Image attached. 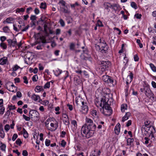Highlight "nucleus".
I'll list each match as a JSON object with an SVG mask.
<instances>
[{
    "instance_id": "19",
    "label": "nucleus",
    "mask_w": 156,
    "mask_h": 156,
    "mask_svg": "<svg viewBox=\"0 0 156 156\" xmlns=\"http://www.w3.org/2000/svg\"><path fill=\"white\" fill-rule=\"evenodd\" d=\"M5 133L3 130V126L2 124L0 125V137L3 139L5 136Z\"/></svg>"
},
{
    "instance_id": "49",
    "label": "nucleus",
    "mask_w": 156,
    "mask_h": 156,
    "mask_svg": "<svg viewBox=\"0 0 156 156\" xmlns=\"http://www.w3.org/2000/svg\"><path fill=\"white\" fill-rule=\"evenodd\" d=\"M38 79V76L37 75L34 76L32 78V80L34 82H36L37 81Z\"/></svg>"
},
{
    "instance_id": "29",
    "label": "nucleus",
    "mask_w": 156,
    "mask_h": 156,
    "mask_svg": "<svg viewBox=\"0 0 156 156\" xmlns=\"http://www.w3.org/2000/svg\"><path fill=\"white\" fill-rule=\"evenodd\" d=\"M62 11L64 13H69L70 12V11L69 10L68 8L66 6L64 7H62Z\"/></svg>"
},
{
    "instance_id": "34",
    "label": "nucleus",
    "mask_w": 156,
    "mask_h": 156,
    "mask_svg": "<svg viewBox=\"0 0 156 156\" xmlns=\"http://www.w3.org/2000/svg\"><path fill=\"white\" fill-rule=\"evenodd\" d=\"M60 5V8H62V7H63L65 6L66 3V2L63 0H61L59 1L58 3Z\"/></svg>"
},
{
    "instance_id": "42",
    "label": "nucleus",
    "mask_w": 156,
    "mask_h": 156,
    "mask_svg": "<svg viewBox=\"0 0 156 156\" xmlns=\"http://www.w3.org/2000/svg\"><path fill=\"white\" fill-rule=\"evenodd\" d=\"M127 106L126 104H123L121 106V111L122 112H125V110L126 109V107Z\"/></svg>"
},
{
    "instance_id": "4",
    "label": "nucleus",
    "mask_w": 156,
    "mask_h": 156,
    "mask_svg": "<svg viewBox=\"0 0 156 156\" xmlns=\"http://www.w3.org/2000/svg\"><path fill=\"white\" fill-rule=\"evenodd\" d=\"M106 105L102 107L100 109V111L104 115L107 116H110L112 114V109L108 102L106 104Z\"/></svg>"
},
{
    "instance_id": "20",
    "label": "nucleus",
    "mask_w": 156,
    "mask_h": 156,
    "mask_svg": "<svg viewBox=\"0 0 156 156\" xmlns=\"http://www.w3.org/2000/svg\"><path fill=\"white\" fill-rule=\"evenodd\" d=\"M91 114L93 118H97L98 117L97 111L95 109H93L91 112Z\"/></svg>"
},
{
    "instance_id": "30",
    "label": "nucleus",
    "mask_w": 156,
    "mask_h": 156,
    "mask_svg": "<svg viewBox=\"0 0 156 156\" xmlns=\"http://www.w3.org/2000/svg\"><path fill=\"white\" fill-rule=\"evenodd\" d=\"M62 11L64 13H69L70 12V11L69 10L68 8L66 6L64 7H62Z\"/></svg>"
},
{
    "instance_id": "52",
    "label": "nucleus",
    "mask_w": 156,
    "mask_h": 156,
    "mask_svg": "<svg viewBox=\"0 0 156 156\" xmlns=\"http://www.w3.org/2000/svg\"><path fill=\"white\" fill-rule=\"evenodd\" d=\"M50 140H49L46 139L45 141V144L46 146H49L50 145Z\"/></svg>"
},
{
    "instance_id": "46",
    "label": "nucleus",
    "mask_w": 156,
    "mask_h": 156,
    "mask_svg": "<svg viewBox=\"0 0 156 156\" xmlns=\"http://www.w3.org/2000/svg\"><path fill=\"white\" fill-rule=\"evenodd\" d=\"M41 101H42V104L46 106L49 104V102L48 100H45Z\"/></svg>"
},
{
    "instance_id": "57",
    "label": "nucleus",
    "mask_w": 156,
    "mask_h": 156,
    "mask_svg": "<svg viewBox=\"0 0 156 156\" xmlns=\"http://www.w3.org/2000/svg\"><path fill=\"white\" fill-rule=\"evenodd\" d=\"M5 108L4 107H2L0 109V114L2 115L4 113Z\"/></svg>"
},
{
    "instance_id": "32",
    "label": "nucleus",
    "mask_w": 156,
    "mask_h": 156,
    "mask_svg": "<svg viewBox=\"0 0 156 156\" xmlns=\"http://www.w3.org/2000/svg\"><path fill=\"white\" fill-rule=\"evenodd\" d=\"M25 8H18L15 10L16 13H21L24 12L25 10Z\"/></svg>"
},
{
    "instance_id": "5",
    "label": "nucleus",
    "mask_w": 156,
    "mask_h": 156,
    "mask_svg": "<svg viewBox=\"0 0 156 156\" xmlns=\"http://www.w3.org/2000/svg\"><path fill=\"white\" fill-rule=\"evenodd\" d=\"M109 99L108 98L105 96H103L101 98L100 100V102L98 99L95 100V104L97 107H101L102 108L103 106L106 105V104L108 102Z\"/></svg>"
},
{
    "instance_id": "51",
    "label": "nucleus",
    "mask_w": 156,
    "mask_h": 156,
    "mask_svg": "<svg viewBox=\"0 0 156 156\" xmlns=\"http://www.w3.org/2000/svg\"><path fill=\"white\" fill-rule=\"evenodd\" d=\"M79 4L77 2H76L74 4H70V6L72 8H74L76 6H79Z\"/></svg>"
},
{
    "instance_id": "39",
    "label": "nucleus",
    "mask_w": 156,
    "mask_h": 156,
    "mask_svg": "<svg viewBox=\"0 0 156 156\" xmlns=\"http://www.w3.org/2000/svg\"><path fill=\"white\" fill-rule=\"evenodd\" d=\"M0 46L3 49H6L7 48V46L6 44L4 42H2L0 43Z\"/></svg>"
},
{
    "instance_id": "18",
    "label": "nucleus",
    "mask_w": 156,
    "mask_h": 156,
    "mask_svg": "<svg viewBox=\"0 0 156 156\" xmlns=\"http://www.w3.org/2000/svg\"><path fill=\"white\" fill-rule=\"evenodd\" d=\"M120 125L119 123H118L114 128L115 133L117 135H119L120 131Z\"/></svg>"
},
{
    "instance_id": "60",
    "label": "nucleus",
    "mask_w": 156,
    "mask_h": 156,
    "mask_svg": "<svg viewBox=\"0 0 156 156\" xmlns=\"http://www.w3.org/2000/svg\"><path fill=\"white\" fill-rule=\"evenodd\" d=\"M18 137V135L17 134L15 133L13 134L12 140L13 141H14Z\"/></svg>"
},
{
    "instance_id": "58",
    "label": "nucleus",
    "mask_w": 156,
    "mask_h": 156,
    "mask_svg": "<svg viewBox=\"0 0 156 156\" xmlns=\"http://www.w3.org/2000/svg\"><path fill=\"white\" fill-rule=\"evenodd\" d=\"M10 128V126L9 124H6L5 126V129L7 132L9 130Z\"/></svg>"
},
{
    "instance_id": "6",
    "label": "nucleus",
    "mask_w": 156,
    "mask_h": 156,
    "mask_svg": "<svg viewBox=\"0 0 156 156\" xmlns=\"http://www.w3.org/2000/svg\"><path fill=\"white\" fill-rule=\"evenodd\" d=\"M101 79L106 83L110 84H112L113 86L115 84V83L113 78L111 76L108 75H105L102 76Z\"/></svg>"
},
{
    "instance_id": "38",
    "label": "nucleus",
    "mask_w": 156,
    "mask_h": 156,
    "mask_svg": "<svg viewBox=\"0 0 156 156\" xmlns=\"http://www.w3.org/2000/svg\"><path fill=\"white\" fill-rule=\"evenodd\" d=\"M131 6L135 9H136L137 8V7L136 3L134 2H131L130 4Z\"/></svg>"
},
{
    "instance_id": "12",
    "label": "nucleus",
    "mask_w": 156,
    "mask_h": 156,
    "mask_svg": "<svg viewBox=\"0 0 156 156\" xmlns=\"http://www.w3.org/2000/svg\"><path fill=\"white\" fill-rule=\"evenodd\" d=\"M62 116L65 119L63 120L64 123L65 125L69 126L70 124V122L68 116L66 113L63 114Z\"/></svg>"
},
{
    "instance_id": "47",
    "label": "nucleus",
    "mask_w": 156,
    "mask_h": 156,
    "mask_svg": "<svg viewBox=\"0 0 156 156\" xmlns=\"http://www.w3.org/2000/svg\"><path fill=\"white\" fill-rule=\"evenodd\" d=\"M16 144L19 145L20 146L21 144H22V142L21 141V140L20 139L18 138L16 140Z\"/></svg>"
},
{
    "instance_id": "24",
    "label": "nucleus",
    "mask_w": 156,
    "mask_h": 156,
    "mask_svg": "<svg viewBox=\"0 0 156 156\" xmlns=\"http://www.w3.org/2000/svg\"><path fill=\"white\" fill-rule=\"evenodd\" d=\"M34 90L36 92H39L44 90L43 87L39 86H37L35 88Z\"/></svg>"
},
{
    "instance_id": "63",
    "label": "nucleus",
    "mask_w": 156,
    "mask_h": 156,
    "mask_svg": "<svg viewBox=\"0 0 156 156\" xmlns=\"http://www.w3.org/2000/svg\"><path fill=\"white\" fill-rule=\"evenodd\" d=\"M22 155L24 156H27L28 155L27 151L26 150L23 151Z\"/></svg>"
},
{
    "instance_id": "14",
    "label": "nucleus",
    "mask_w": 156,
    "mask_h": 156,
    "mask_svg": "<svg viewBox=\"0 0 156 156\" xmlns=\"http://www.w3.org/2000/svg\"><path fill=\"white\" fill-rule=\"evenodd\" d=\"M25 63L28 65H31L32 63V58H31L30 57H28L27 55H25Z\"/></svg>"
},
{
    "instance_id": "15",
    "label": "nucleus",
    "mask_w": 156,
    "mask_h": 156,
    "mask_svg": "<svg viewBox=\"0 0 156 156\" xmlns=\"http://www.w3.org/2000/svg\"><path fill=\"white\" fill-rule=\"evenodd\" d=\"M108 46L106 45V46H105L99 48L98 49L101 53H106L108 52Z\"/></svg>"
},
{
    "instance_id": "25",
    "label": "nucleus",
    "mask_w": 156,
    "mask_h": 156,
    "mask_svg": "<svg viewBox=\"0 0 156 156\" xmlns=\"http://www.w3.org/2000/svg\"><path fill=\"white\" fill-rule=\"evenodd\" d=\"M134 139L133 138H128L127 140V145L128 146L131 145Z\"/></svg>"
},
{
    "instance_id": "21",
    "label": "nucleus",
    "mask_w": 156,
    "mask_h": 156,
    "mask_svg": "<svg viewBox=\"0 0 156 156\" xmlns=\"http://www.w3.org/2000/svg\"><path fill=\"white\" fill-rule=\"evenodd\" d=\"M112 9H113L114 10L117 11V10H119L120 9V7L118 4L114 3L113 4Z\"/></svg>"
},
{
    "instance_id": "45",
    "label": "nucleus",
    "mask_w": 156,
    "mask_h": 156,
    "mask_svg": "<svg viewBox=\"0 0 156 156\" xmlns=\"http://www.w3.org/2000/svg\"><path fill=\"white\" fill-rule=\"evenodd\" d=\"M10 114V111L9 110L6 111L5 114L4 115V116L5 117H6L7 119H8L9 118V115Z\"/></svg>"
},
{
    "instance_id": "37",
    "label": "nucleus",
    "mask_w": 156,
    "mask_h": 156,
    "mask_svg": "<svg viewBox=\"0 0 156 156\" xmlns=\"http://www.w3.org/2000/svg\"><path fill=\"white\" fill-rule=\"evenodd\" d=\"M51 119H50V118H48V119L45 121V126L47 128V129H48V128H49L48 124H49V122H51Z\"/></svg>"
},
{
    "instance_id": "23",
    "label": "nucleus",
    "mask_w": 156,
    "mask_h": 156,
    "mask_svg": "<svg viewBox=\"0 0 156 156\" xmlns=\"http://www.w3.org/2000/svg\"><path fill=\"white\" fill-rule=\"evenodd\" d=\"M130 115V113L129 112H128L126 113L125 115L122 117V122H124L126 120H127L129 119V117Z\"/></svg>"
},
{
    "instance_id": "11",
    "label": "nucleus",
    "mask_w": 156,
    "mask_h": 156,
    "mask_svg": "<svg viewBox=\"0 0 156 156\" xmlns=\"http://www.w3.org/2000/svg\"><path fill=\"white\" fill-rule=\"evenodd\" d=\"M7 41L8 45L11 47H15L17 44L16 39L15 38H13L12 40L11 39H8Z\"/></svg>"
},
{
    "instance_id": "50",
    "label": "nucleus",
    "mask_w": 156,
    "mask_h": 156,
    "mask_svg": "<svg viewBox=\"0 0 156 156\" xmlns=\"http://www.w3.org/2000/svg\"><path fill=\"white\" fill-rule=\"evenodd\" d=\"M50 87V82H48L44 85V89L49 88Z\"/></svg>"
},
{
    "instance_id": "54",
    "label": "nucleus",
    "mask_w": 156,
    "mask_h": 156,
    "mask_svg": "<svg viewBox=\"0 0 156 156\" xmlns=\"http://www.w3.org/2000/svg\"><path fill=\"white\" fill-rule=\"evenodd\" d=\"M8 108H9V110L10 111L11 110H15L16 109V108L15 107V105H8Z\"/></svg>"
},
{
    "instance_id": "27",
    "label": "nucleus",
    "mask_w": 156,
    "mask_h": 156,
    "mask_svg": "<svg viewBox=\"0 0 156 156\" xmlns=\"http://www.w3.org/2000/svg\"><path fill=\"white\" fill-rule=\"evenodd\" d=\"M55 75L56 76H58L62 73V70L59 69H57L55 71H53Z\"/></svg>"
},
{
    "instance_id": "59",
    "label": "nucleus",
    "mask_w": 156,
    "mask_h": 156,
    "mask_svg": "<svg viewBox=\"0 0 156 156\" xmlns=\"http://www.w3.org/2000/svg\"><path fill=\"white\" fill-rule=\"evenodd\" d=\"M20 67L17 65H16L12 68V70L13 71H16Z\"/></svg>"
},
{
    "instance_id": "8",
    "label": "nucleus",
    "mask_w": 156,
    "mask_h": 156,
    "mask_svg": "<svg viewBox=\"0 0 156 156\" xmlns=\"http://www.w3.org/2000/svg\"><path fill=\"white\" fill-rule=\"evenodd\" d=\"M98 43H96V44H95V47L97 49H98L101 47H104V46H106V45H108L105 41L103 39H99L98 40Z\"/></svg>"
},
{
    "instance_id": "62",
    "label": "nucleus",
    "mask_w": 156,
    "mask_h": 156,
    "mask_svg": "<svg viewBox=\"0 0 156 156\" xmlns=\"http://www.w3.org/2000/svg\"><path fill=\"white\" fill-rule=\"evenodd\" d=\"M142 16V15L141 14L136 13L135 14V17L137 19H140Z\"/></svg>"
},
{
    "instance_id": "61",
    "label": "nucleus",
    "mask_w": 156,
    "mask_h": 156,
    "mask_svg": "<svg viewBox=\"0 0 156 156\" xmlns=\"http://www.w3.org/2000/svg\"><path fill=\"white\" fill-rule=\"evenodd\" d=\"M144 139L145 140L144 143L145 144H147L149 143V141L150 140V139L147 137H145Z\"/></svg>"
},
{
    "instance_id": "3",
    "label": "nucleus",
    "mask_w": 156,
    "mask_h": 156,
    "mask_svg": "<svg viewBox=\"0 0 156 156\" xmlns=\"http://www.w3.org/2000/svg\"><path fill=\"white\" fill-rule=\"evenodd\" d=\"M76 103L77 105H80L81 104L82 105L81 106V112L84 114H86L87 113L88 111L87 104L86 102L84 101L82 98L80 97L76 98Z\"/></svg>"
},
{
    "instance_id": "35",
    "label": "nucleus",
    "mask_w": 156,
    "mask_h": 156,
    "mask_svg": "<svg viewBox=\"0 0 156 156\" xmlns=\"http://www.w3.org/2000/svg\"><path fill=\"white\" fill-rule=\"evenodd\" d=\"M47 5L45 2L41 3L40 6V8L42 9H45L47 8Z\"/></svg>"
},
{
    "instance_id": "33",
    "label": "nucleus",
    "mask_w": 156,
    "mask_h": 156,
    "mask_svg": "<svg viewBox=\"0 0 156 156\" xmlns=\"http://www.w3.org/2000/svg\"><path fill=\"white\" fill-rule=\"evenodd\" d=\"M129 74L127 76V78L129 77V80L130 82H132L133 79V73L130 71H129Z\"/></svg>"
},
{
    "instance_id": "17",
    "label": "nucleus",
    "mask_w": 156,
    "mask_h": 156,
    "mask_svg": "<svg viewBox=\"0 0 156 156\" xmlns=\"http://www.w3.org/2000/svg\"><path fill=\"white\" fill-rule=\"evenodd\" d=\"M31 99L34 101H36L38 100H39L40 101H42V100L40 99V97L38 95H36L35 94H33L31 97Z\"/></svg>"
},
{
    "instance_id": "2",
    "label": "nucleus",
    "mask_w": 156,
    "mask_h": 156,
    "mask_svg": "<svg viewBox=\"0 0 156 156\" xmlns=\"http://www.w3.org/2000/svg\"><path fill=\"white\" fill-rule=\"evenodd\" d=\"M99 64L100 65L99 69L101 74L109 70L111 68L112 65L111 62L108 60L101 61L99 62Z\"/></svg>"
},
{
    "instance_id": "31",
    "label": "nucleus",
    "mask_w": 156,
    "mask_h": 156,
    "mask_svg": "<svg viewBox=\"0 0 156 156\" xmlns=\"http://www.w3.org/2000/svg\"><path fill=\"white\" fill-rule=\"evenodd\" d=\"M6 145L1 141L0 142V149L3 151H5L6 148Z\"/></svg>"
},
{
    "instance_id": "43",
    "label": "nucleus",
    "mask_w": 156,
    "mask_h": 156,
    "mask_svg": "<svg viewBox=\"0 0 156 156\" xmlns=\"http://www.w3.org/2000/svg\"><path fill=\"white\" fill-rule=\"evenodd\" d=\"M123 59L124 60L123 63L124 64V65L126 66L127 64H128L129 61V59L126 57V55H125V56L124 57Z\"/></svg>"
},
{
    "instance_id": "10",
    "label": "nucleus",
    "mask_w": 156,
    "mask_h": 156,
    "mask_svg": "<svg viewBox=\"0 0 156 156\" xmlns=\"http://www.w3.org/2000/svg\"><path fill=\"white\" fill-rule=\"evenodd\" d=\"M146 135L148 137L151 136V139L154 138V135L156 134L155 130L153 128L150 127L148 131H147Z\"/></svg>"
},
{
    "instance_id": "44",
    "label": "nucleus",
    "mask_w": 156,
    "mask_h": 156,
    "mask_svg": "<svg viewBox=\"0 0 156 156\" xmlns=\"http://www.w3.org/2000/svg\"><path fill=\"white\" fill-rule=\"evenodd\" d=\"M23 118L26 121H29L31 118V116H27L23 114Z\"/></svg>"
},
{
    "instance_id": "16",
    "label": "nucleus",
    "mask_w": 156,
    "mask_h": 156,
    "mask_svg": "<svg viewBox=\"0 0 156 156\" xmlns=\"http://www.w3.org/2000/svg\"><path fill=\"white\" fill-rule=\"evenodd\" d=\"M8 62V58L6 57H4L0 59V65H4L6 64Z\"/></svg>"
},
{
    "instance_id": "41",
    "label": "nucleus",
    "mask_w": 156,
    "mask_h": 156,
    "mask_svg": "<svg viewBox=\"0 0 156 156\" xmlns=\"http://www.w3.org/2000/svg\"><path fill=\"white\" fill-rule=\"evenodd\" d=\"M12 21V18H7L6 19V20L3 21V23H12L11 21Z\"/></svg>"
},
{
    "instance_id": "55",
    "label": "nucleus",
    "mask_w": 156,
    "mask_h": 156,
    "mask_svg": "<svg viewBox=\"0 0 156 156\" xmlns=\"http://www.w3.org/2000/svg\"><path fill=\"white\" fill-rule=\"evenodd\" d=\"M134 59L135 61L138 62L139 60V58L137 54H136L134 55Z\"/></svg>"
},
{
    "instance_id": "26",
    "label": "nucleus",
    "mask_w": 156,
    "mask_h": 156,
    "mask_svg": "<svg viewBox=\"0 0 156 156\" xmlns=\"http://www.w3.org/2000/svg\"><path fill=\"white\" fill-rule=\"evenodd\" d=\"M71 123L72 125V128L75 129H76L77 127L76 121L75 120H72Z\"/></svg>"
},
{
    "instance_id": "53",
    "label": "nucleus",
    "mask_w": 156,
    "mask_h": 156,
    "mask_svg": "<svg viewBox=\"0 0 156 156\" xmlns=\"http://www.w3.org/2000/svg\"><path fill=\"white\" fill-rule=\"evenodd\" d=\"M75 44L73 43L70 44L69 46L70 49L71 50H74L75 48Z\"/></svg>"
},
{
    "instance_id": "48",
    "label": "nucleus",
    "mask_w": 156,
    "mask_h": 156,
    "mask_svg": "<svg viewBox=\"0 0 156 156\" xmlns=\"http://www.w3.org/2000/svg\"><path fill=\"white\" fill-rule=\"evenodd\" d=\"M59 22L60 25L62 27H64L65 26V23L64 20L62 19H60L59 20Z\"/></svg>"
},
{
    "instance_id": "22",
    "label": "nucleus",
    "mask_w": 156,
    "mask_h": 156,
    "mask_svg": "<svg viewBox=\"0 0 156 156\" xmlns=\"http://www.w3.org/2000/svg\"><path fill=\"white\" fill-rule=\"evenodd\" d=\"M113 4H111V3L108 2H105L104 4V5L106 9H108L109 8H112V7Z\"/></svg>"
},
{
    "instance_id": "1",
    "label": "nucleus",
    "mask_w": 156,
    "mask_h": 156,
    "mask_svg": "<svg viewBox=\"0 0 156 156\" xmlns=\"http://www.w3.org/2000/svg\"><path fill=\"white\" fill-rule=\"evenodd\" d=\"M86 123L81 129V133L84 139H88L93 136L97 126L91 119L86 118Z\"/></svg>"
},
{
    "instance_id": "7",
    "label": "nucleus",
    "mask_w": 156,
    "mask_h": 156,
    "mask_svg": "<svg viewBox=\"0 0 156 156\" xmlns=\"http://www.w3.org/2000/svg\"><path fill=\"white\" fill-rule=\"evenodd\" d=\"M52 121H53L54 120L55 121V122L54 123H50V126L51 127L48 128V130L51 132L55 131L58 128V122L54 118H51Z\"/></svg>"
},
{
    "instance_id": "56",
    "label": "nucleus",
    "mask_w": 156,
    "mask_h": 156,
    "mask_svg": "<svg viewBox=\"0 0 156 156\" xmlns=\"http://www.w3.org/2000/svg\"><path fill=\"white\" fill-rule=\"evenodd\" d=\"M66 144V142L64 140H63L61 141V143H60V145L62 147H64L65 146Z\"/></svg>"
},
{
    "instance_id": "28",
    "label": "nucleus",
    "mask_w": 156,
    "mask_h": 156,
    "mask_svg": "<svg viewBox=\"0 0 156 156\" xmlns=\"http://www.w3.org/2000/svg\"><path fill=\"white\" fill-rule=\"evenodd\" d=\"M22 134L25 138H27L28 137V133L24 128H23V129Z\"/></svg>"
},
{
    "instance_id": "9",
    "label": "nucleus",
    "mask_w": 156,
    "mask_h": 156,
    "mask_svg": "<svg viewBox=\"0 0 156 156\" xmlns=\"http://www.w3.org/2000/svg\"><path fill=\"white\" fill-rule=\"evenodd\" d=\"M29 116H31V119L35 118L39 119L40 118L39 113L34 110H31L30 111Z\"/></svg>"
},
{
    "instance_id": "13",
    "label": "nucleus",
    "mask_w": 156,
    "mask_h": 156,
    "mask_svg": "<svg viewBox=\"0 0 156 156\" xmlns=\"http://www.w3.org/2000/svg\"><path fill=\"white\" fill-rule=\"evenodd\" d=\"M145 95L148 97H151L153 95V93L152 92L149 88L147 87L146 88L145 92Z\"/></svg>"
},
{
    "instance_id": "64",
    "label": "nucleus",
    "mask_w": 156,
    "mask_h": 156,
    "mask_svg": "<svg viewBox=\"0 0 156 156\" xmlns=\"http://www.w3.org/2000/svg\"><path fill=\"white\" fill-rule=\"evenodd\" d=\"M6 37L4 36H1L0 38V41L2 42H3L6 40Z\"/></svg>"
},
{
    "instance_id": "36",
    "label": "nucleus",
    "mask_w": 156,
    "mask_h": 156,
    "mask_svg": "<svg viewBox=\"0 0 156 156\" xmlns=\"http://www.w3.org/2000/svg\"><path fill=\"white\" fill-rule=\"evenodd\" d=\"M149 66L152 70L154 72H156V67L152 63L149 64Z\"/></svg>"
},
{
    "instance_id": "40",
    "label": "nucleus",
    "mask_w": 156,
    "mask_h": 156,
    "mask_svg": "<svg viewBox=\"0 0 156 156\" xmlns=\"http://www.w3.org/2000/svg\"><path fill=\"white\" fill-rule=\"evenodd\" d=\"M2 30L5 33H9L10 31V29L8 26H5L3 27L2 28Z\"/></svg>"
}]
</instances>
